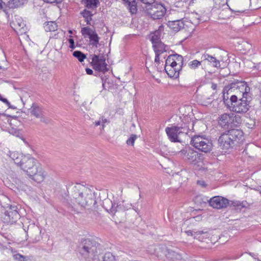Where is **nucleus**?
I'll list each match as a JSON object with an SVG mask.
<instances>
[{
	"label": "nucleus",
	"mask_w": 261,
	"mask_h": 261,
	"mask_svg": "<svg viewBox=\"0 0 261 261\" xmlns=\"http://www.w3.org/2000/svg\"><path fill=\"white\" fill-rule=\"evenodd\" d=\"M67 190L71 200H74L81 207L95 210L97 207L95 192L80 184H69Z\"/></svg>",
	"instance_id": "f257e3e1"
},
{
	"label": "nucleus",
	"mask_w": 261,
	"mask_h": 261,
	"mask_svg": "<svg viewBox=\"0 0 261 261\" xmlns=\"http://www.w3.org/2000/svg\"><path fill=\"white\" fill-rule=\"evenodd\" d=\"M19 165L30 177L38 183L43 181L45 174L38 161L31 155H24Z\"/></svg>",
	"instance_id": "f03ea898"
},
{
	"label": "nucleus",
	"mask_w": 261,
	"mask_h": 261,
	"mask_svg": "<svg viewBox=\"0 0 261 261\" xmlns=\"http://www.w3.org/2000/svg\"><path fill=\"white\" fill-rule=\"evenodd\" d=\"M243 137V132L238 129H231L221 134L218 139L220 147L224 150L232 149Z\"/></svg>",
	"instance_id": "7ed1b4c3"
},
{
	"label": "nucleus",
	"mask_w": 261,
	"mask_h": 261,
	"mask_svg": "<svg viewBox=\"0 0 261 261\" xmlns=\"http://www.w3.org/2000/svg\"><path fill=\"white\" fill-rule=\"evenodd\" d=\"M183 65L182 56L176 54H173L167 58L164 69L169 77L176 79L179 76Z\"/></svg>",
	"instance_id": "20e7f679"
},
{
	"label": "nucleus",
	"mask_w": 261,
	"mask_h": 261,
	"mask_svg": "<svg viewBox=\"0 0 261 261\" xmlns=\"http://www.w3.org/2000/svg\"><path fill=\"white\" fill-rule=\"evenodd\" d=\"M99 246V244L95 241L85 239L79 244L78 251L85 260H95Z\"/></svg>",
	"instance_id": "39448f33"
},
{
	"label": "nucleus",
	"mask_w": 261,
	"mask_h": 261,
	"mask_svg": "<svg viewBox=\"0 0 261 261\" xmlns=\"http://www.w3.org/2000/svg\"><path fill=\"white\" fill-rule=\"evenodd\" d=\"M250 97L239 98L237 96L232 95L230 96V108L229 109L234 112L239 114L246 113L250 109Z\"/></svg>",
	"instance_id": "423d86ee"
},
{
	"label": "nucleus",
	"mask_w": 261,
	"mask_h": 261,
	"mask_svg": "<svg viewBox=\"0 0 261 261\" xmlns=\"http://www.w3.org/2000/svg\"><path fill=\"white\" fill-rule=\"evenodd\" d=\"M191 144L196 149L204 152H210L212 148V142L203 136H194L191 139Z\"/></svg>",
	"instance_id": "0eeeda50"
},
{
	"label": "nucleus",
	"mask_w": 261,
	"mask_h": 261,
	"mask_svg": "<svg viewBox=\"0 0 261 261\" xmlns=\"http://www.w3.org/2000/svg\"><path fill=\"white\" fill-rule=\"evenodd\" d=\"M165 131L169 140L172 142H179L178 135L180 134H187L189 132V128L184 124V126H172L166 128Z\"/></svg>",
	"instance_id": "6e6552de"
},
{
	"label": "nucleus",
	"mask_w": 261,
	"mask_h": 261,
	"mask_svg": "<svg viewBox=\"0 0 261 261\" xmlns=\"http://www.w3.org/2000/svg\"><path fill=\"white\" fill-rule=\"evenodd\" d=\"M144 11L150 16H164L167 10L163 5L155 3L154 1L149 5H146Z\"/></svg>",
	"instance_id": "1a4fd4ad"
},
{
	"label": "nucleus",
	"mask_w": 261,
	"mask_h": 261,
	"mask_svg": "<svg viewBox=\"0 0 261 261\" xmlns=\"http://www.w3.org/2000/svg\"><path fill=\"white\" fill-rule=\"evenodd\" d=\"M180 154L184 160L190 163L196 164L201 160V154L190 147L181 150Z\"/></svg>",
	"instance_id": "9d476101"
},
{
	"label": "nucleus",
	"mask_w": 261,
	"mask_h": 261,
	"mask_svg": "<svg viewBox=\"0 0 261 261\" xmlns=\"http://www.w3.org/2000/svg\"><path fill=\"white\" fill-rule=\"evenodd\" d=\"M20 218L17 206L15 205H8L4 213V219L8 223L13 224Z\"/></svg>",
	"instance_id": "9b49d317"
},
{
	"label": "nucleus",
	"mask_w": 261,
	"mask_h": 261,
	"mask_svg": "<svg viewBox=\"0 0 261 261\" xmlns=\"http://www.w3.org/2000/svg\"><path fill=\"white\" fill-rule=\"evenodd\" d=\"M91 56L92 61L90 64L95 70L103 73L108 71L106 59L102 55L94 54Z\"/></svg>",
	"instance_id": "f8f14e48"
},
{
	"label": "nucleus",
	"mask_w": 261,
	"mask_h": 261,
	"mask_svg": "<svg viewBox=\"0 0 261 261\" xmlns=\"http://www.w3.org/2000/svg\"><path fill=\"white\" fill-rule=\"evenodd\" d=\"M230 89H236L238 90L240 93H242V97L247 98L250 96V88L248 86L246 82L244 81H239L238 80L234 81L230 84Z\"/></svg>",
	"instance_id": "ddd939ff"
},
{
	"label": "nucleus",
	"mask_w": 261,
	"mask_h": 261,
	"mask_svg": "<svg viewBox=\"0 0 261 261\" xmlns=\"http://www.w3.org/2000/svg\"><path fill=\"white\" fill-rule=\"evenodd\" d=\"M211 206L216 209H222L227 207L229 200L222 196H215L208 201Z\"/></svg>",
	"instance_id": "4468645a"
},
{
	"label": "nucleus",
	"mask_w": 261,
	"mask_h": 261,
	"mask_svg": "<svg viewBox=\"0 0 261 261\" xmlns=\"http://www.w3.org/2000/svg\"><path fill=\"white\" fill-rule=\"evenodd\" d=\"M82 34L86 38L88 36L91 44L93 46L97 47V45L99 43V37L95 31L91 29L89 27H85L82 29Z\"/></svg>",
	"instance_id": "2eb2a0df"
},
{
	"label": "nucleus",
	"mask_w": 261,
	"mask_h": 261,
	"mask_svg": "<svg viewBox=\"0 0 261 261\" xmlns=\"http://www.w3.org/2000/svg\"><path fill=\"white\" fill-rule=\"evenodd\" d=\"M11 27L18 33L22 34L26 33L27 28L22 17H15L10 22Z\"/></svg>",
	"instance_id": "dca6fc26"
},
{
	"label": "nucleus",
	"mask_w": 261,
	"mask_h": 261,
	"mask_svg": "<svg viewBox=\"0 0 261 261\" xmlns=\"http://www.w3.org/2000/svg\"><path fill=\"white\" fill-rule=\"evenodd\" d=\"M233 121L234 117L229 114H223L218 118L219 125L224 128L231 127Z\"/></svg>",
	"instance_id": "f3484780"
},
{
	"label": "nucleus",
	"mask_w": 261,
	"mask_h": 261,
	"mask_svg": "<svg viewBox=\"0 0 261 261\" xmlns=\"http://www.w3.org/2000/svg\"><path fill=\"white\" fill-rule=\"evenodd\" d=\"M27 2V0H10L8 3L7 6H5L4 12L6 15L9 16L10 15H12L11 13L12 9L19 7Z\"/></svg>",
	"instance_id": "a211bd4d"
},
{
	"label": "nucleus",
	"mask_w": 261,
	"mask_h": 261,
	"mask_svg": "<svg viewBox=\"0 0 261 261\" xmlns=\"http://www.w3.org/2000/svg\"><path fill=\"white\" fill-rule=\"evenodd\" d=\"M201 59L203 61H207L210 65L217 68H221L220 62L216 58L213 57L207 53H204L202 55Z\"/></svg>",
	"instance_id": "6ab92c4d"
},
{
	"label": "nucleus",
	"mask_w": 261,
	"mask_h": 261,
	"mask_svg": "<svg viewBox=\"0 0 261 261\" xmlns=\"http://www.w3.org/2000/svg\"><path fill=\"white\" fill-rule=\"evenodd\" d=\"M8 122L10 125L11 126V128L9 129V133L13 135H16L18 133V129L15 127L18 126L20 124V122L17 119L16 116L12 117L11 119H8Z\"/></svg>",
	"instance_id": "aec40b11"
},
{
	"label": "nucleus",
	"mask_w": 261,
	"mask_h": 261,
	"mask_svg": "<svg viewBox=\"0 0 261 261\" xmlns=\"http://www.w3.org/2000/svg\"><path fill=\"white\" fill-rule=\"evenodd\" d=\"M168 25L174 31H178L180 29L183 28L184 24L182 19L169 20Z\"/></svg>",
	"instance_id": "412c9836"
},
{
	"label": "nucleus",
	"mask_w": 261,
	"mask_h": 261,
	"mask_svg": "<svg viewBox=\"0 0 261 261\" xmlns=\"http://www.w3.org/2000/svg\"><path fill=\"white\" fill-rule=\"evenodd\" d=\"M131 28H136L139 30H141L146 27L147 23H144L141 19V17H132Z\"/></svg>",
	"instance_id": "4be33fe9"
},
{
	"label": "nucleus",
	"mask_w": 261,
	"mask_h": 261,
	"mask_svg": "<svg viewBox=\"0 0 261 261\" xmlns=\"http://www.w3.org/2000/svg\"><path fill=\"white\" fill-rule=\"evenodd\" d=\"M132 14H135L137 12V3L136 0H122Z\"/></svg>",
	"instance_id": "5701e85b"
},
{
	"label": "nucleus",
	"mask_w": 261,
	"mask_h": 261,
	"mask_svg": "<svg viewBox=\"0 0 261 261\" xmlns=\"http://www.w3.org/2000/svg\"><path fill=\"white\" fill-rule=\"evenodd\" d=\"M103 207L109 212L114 213L117 211L116 210L117 205L116 206V204L109 199H105L103 201Z\"/></svg>",
	"instance_id": "b1692460"
},
{
	"label": "nucleus",
	"mask_w": 261,
	"mask_h": 261,
	"mask_svg": "<svg viewBox=\"0 0 261 261\" xmlns=\"http://www.w3.org/2000/svg\"><path fill=\"white\" fill-rule=\"evenodd\" d=\"M30 112L32 115L35 116L36 118L41 117L43 114L42 108L37 104L33 103L30 109Z\"/></svg>",
	"instance_id": "393cba45"
},
{
	"label": "nucleus",
	"mask_w": 261,
	"mask_h": 261,
	"mask_svg": "<svg viewBox=\"0 0 261 261\" xmlns=\"http://www.w3.org/2000/svg\"><path fill=\"white\" fill-rule=\"evenodd\" d=\"M58 27L55 21H47L44 23V28L46 32H54L57 30Z\"/></svg>",
	"instance_id": "a878e982"
},
{
	"label": "nucleus",
	"mask_w": 261,
	"mask_h": 261,
	"mask_svg": "<svg viewBox=\"0 0 261 261\" xmlns=\"http://www.w3.org/2000/svg\"><path fill=\"white\" fill-rule=\"evenodd\" d=\"M152 46L154 52L160 54H162L167 50V46L162 42L155 44Z\"/></svg>",
	"instance_id": "bb28decb"
},
{
	"label": "nucleus",
	"mask_w": 261,
	"mask_h": 261,
	"mask_svg": "<svg viewBox=\"0 0 261 261\" xmlns=\"http://www.w3.org/2000/svg\"><path fill=\"white\" fill-rule=\"evenodd\" d=\"M22 154L19 153L18 152H10L9 156L10 158L14 161V163L18 166L19 165L21 160L23 156Z\"/></svg>",
	"instance_id": "cd10ccee"
},
{
	"label": "nucleus",
	"mask_w": 261,
	"mask_h": 261,
	"mask_svg": "<svg viewBox=\"0 0 261 261\" xmlns=\"http://www.w3.org/2000/svg\"><path fill=\"white\" fill-rule=\"evenodd\" d=\"M229 93L227 87H224L223 90V101L225 105L228 108H230V98L229 99Z\"/></svg>",
	"instance_id": "c85d7f7f"
},
{
	"label": "nucleus",
	"mask_w": 261,
	"mask_h": 261,
	"mask_svg": "<svg viewBox=\"0 0 261 261\" xmlns=\"http://www.w3.org/2000/svg\"><path fill=\"white\" fill-rule=\"evenodd\" d=\"M161 34L159 31H155L153 33H152L150 41L152 44V45H155V44H157L161 41Z\"/></svg>",
	"instance_id": "c756f323"
},
{
	"label": "nucleus",
	"mask_w": 261,
	"mask_h": 261,
	"mask_svg": "<svg viewBox=\"0 0 261 261\" xmlns=\"http://www.w3.org/2000/svg\"><path fill=\"white\" fill-rule=\"evenodd\" d=\"M73 56L77 58L79 62H82L86 58V55L81 51L76 50L73 53Z\"/></svg>",
	"instance_id": "7c9ffc66"
},
{
	"label": "nucleus",
	"mask_w": 261,
	"mask_h": 261,
	"mask_svg": "<svg viewBox=\"0 0 261 261\" xmlns=\"http://www.w3.org/2000/svg\"><path fill=\"white\" fill-rule=\"evenodd\" d=\"M97 261H115V256L111 252H107Z\"/></svg>",
	"instance_id": "2f4dec72"
},
{
	"label": "nucleus",
	"mask_w": 261,
	"mask_h": 261,
	"mask_svg": "<svg viewBox=\"0 0 261 261\" xmlns=\"http://www.w3.org/2000/svg\"><path fill=\"white\" fill-rule=\"evenodd\" d=\"M188 65L191 69H195L201 65V62L197 60H194L190 62Z\"/></svg>",
	"instance_id": "473e14b6"
},
{
	"label": "nucleus",
	"mask_w": 261,
	"mask_h": 261,
	"mask_svg": "<svg viewBox=\"0 0 261 261\" xmlns=\"http://www.w3.org/2000/svg\"><path fill=\"white\" fill-rule=\"evenodd\" d=\"M137 138V136L135 134L131 135L130 137L127 140L126 144L128 145L134 146L135 140Z\"/></svg>",
	"instance_id": "72a5a7b5"
},
{
	"label": "nucleus",
	"mask_w": 261,
	"mask_h": 261,
	"mask_svg": "<svg viewBox=\"0 0 261 261\" xmlns=\"http://www.w3.org/2000/svg\"><path fill=\"white\" fill-rule=\"evenodd\" d=\"M13 257L14 260L16 261H25V256L19 254V253H16L15 254H14L13 255Z\"/></svg>",
	"instance_id": "f704fd0d"
},
{
	"label": "nucleus",
	"mask_w": 261,
	"mask_h": 261,
	"mask_svg": "<svg viewBox=\"0 0 261 261\" xmlns=\"http://www.w3.org/2000/svg\"><path fill=\"white\" fill-rule=\"evenodd\" d=\"M211 14L214 15H224L223 10H222L221 9L216 8H213L212 10Z\"/></svg>",
	"instance_id": "c9c22d12"
},
{
	"label": "nucleus",
	"mask_w": 261,
	"mask_h": 261,
	"mask_svg": "<svg viewBox=\"0 0 261 261\" xmlns=\"http://www.w3.org/2000/svg\"><path fill=\"white\" fill-rule=\"evenodd\" d=\"M81 14L83 15V16H92L94 13H93L92 11L85 10L83 12H81Z\"/></svg>",
	"instance_id": "e433bc0d"
},
{
	"label": "nucleus",
	"mask_w": 261,
	"mask_h": 261,
	"mask_svg": "<svg viewBox=\"0 0 261 261\" xmlns=\"http://www.w3.org/2000/svg\"><path fill=\"white\" fill-rule=\"evenodd\" d=\"M143 3V6H142L143 11L145 9L146 5H149V4H151L154 2V0H140Z\"/></svg>",
	"instance_id": "4c0bfd02"
},
{
	"label": "nucleus",
	"mask_w": 261,
	"mask_h": 261,
	"mask_svg": "<svg viewBox=\"0 0 261 261\" xmlns=\"http://www.w3.org/2000/svg\"><path fill=\"white\" fill-rule=\"evenodd\" d=\"M100 119L101 122L102 128L103 129L105 127V124L106 123H109L110 121L107 119L105 118L103 116L101 117Z\"/></svg>",
	"instance_id": "58836bf2"
},
{
	"label": "nucleus",
	"mask_w": 261,
	"mask_h": 261,
	"mask_svg": "<svg viewBox=\"0 0 261 261\" xmlns=\"http://www.w3.org/2000/svg\"><path fill=\"white\" fill-rule=\"evenodd\" d=\"M38 118L40 119L41 122L47 124L49 122V120L46 117H45L43 115V114L41 115V117H39Z\"/></svg>",
	"instance_id": "ea45409f"
},
{
	"label": "nucleus",
	"mask_w": 261,
	"mask_h": 261,
	"mask_svg": "<svg viewBox=\"0 0 261 261\" xmlns=\"http://www.w3.org/2000/svg\"><path fill=\"white\" fill-rule=\"evenodd\" d=\"M70 37H71V36H70ZM68 42L69 43V47L71 49H74L75 48L74 40L70 38L68 39Z\"/></svg>",
	"instance_id": "a19ab883"
},
{
	"label": "nucleus",
	"mask_w": 261,
	"mask_h": 261,
	"mask_svg": "<svg viewBox=\"0 0 261 261\" xmlns=\"http://www.w3.org/2000/svg\"><path fill=\"white\" fill-rule=\"evenodd\" d=\"M240 204L241 205V209L244 207H247L249 206L248 202L246 201H240Z\"/></svg>",
	"instance_id": "79ce46f5"
},
{
	"label": "nucleus",
	"mask_w": 261,
	"mask_h": 261,
	"mask_svg": "<svg viewBox=\"0 0 261 261\" xmlns=\"http://www.w3.org/2000/svg\"><path fill=\"white\" fill-rule=\"evenodd\" d=\"M155 59H154V62L156 64H159V63H160V55L161 54L157 53H155Z\"/></svg>",
	"instance_id": "37998d69"
},
{
	"label": "nucleus",
	"mask_w": 261,
	"mask_h": 261,
	"mask_svg": "<svg viewBox=\"0 0 261 261\" xmlns=\"http://www.w3.org/2000/svg\"><path fill=\"white\" fill-rule=\"evenodd\" d=\"M232 204L237 208L241 209V205L240 204V201H233L232 202Z\"/></svg>",
	"instance_id": "c03bdc74"
},
{
	"label": "nucleus",
	"mask_w": 261,
	"mask_h": 261,
	"mask_svg": "<svg viewBox=\"0 0 261 261\" xmlns=\"http://www.w3.org/2000/svg\"><path fill=\"white\" fill-rule=\"evenodd\" d=\"M1 101H3V102L5 103L9 108H12V107L10 106V103L9 102V101L5 98H2L1 99Z\"/></svg>",
	"instance_id": "a18cd8bd"
},
{
	"label": "nucleus",
	"mask_w": 261,
	"mask_h": 261,
	"mask_svg": "<svg viewBox=\"0 0 261 261\" xmlns=\"http://www.w3.org/2000/svg\"><path fill=\"white\" fill-rule=\"evenodd\" d=\"M5 6V4L3 2L2 0H0V11H3L4 12Z\"/></svg>",
	"instance_id": "49530a36"
},
{
	"label": "nucleus",
	"mask_w": 261,
	"mask_h": 261,
	"mask_svg": "<svg viewBox=\"0 0 261 261\" xmlns=\"http://www.w3.org/2000/svg\"><path fill=\"white\" fill-rule=\"evenodd\" d=\"M66 205L68 208L71 209L72 211H73L74 212L75 211L72 204L69 203L68 202H66Z\"/></svg>",
	"instance_id": "de8ad7c7"
},
{
	"label": "nucleus",
	"mask_w": 261,
	"mask_h": 261,
	"mask_svg": "<svg viewBox=\"0 0 261 261\" xmlns=\"http://www.w3.org/2000/svg\"><path fill=\"white\" fill-rule=\"evenodd\" d=\"M206 232H204L203 231H197L195 232L194 238H196L198 235H200V234H204V233H205Z\"/></svg>",
	"instance_id": "09e8293b"
},
{
	"label": "nucleus",
	"mask_w": 261,
	"mask_h": 261,
	"mask_svg": "<svg viewBox=\"0 0 261 261\" xmlns=\"http://www.w3.org/2000/svg\"><path fill=\"white\" fill-rule=\"evenodd\" d=\"M85 70H86V73L88 75H92L93 73V70L89 68H86Z\"/></svg>",
	"instance_id": "8fccbe9b"
},
{
	"label": "nucleus",
	"mask_w": 261,
	"mask_h": 261,
	"mask_svg": "<svg viewBox=\"0 0 261 261\" xmlns=\"http://www.w3.org/2000/svg\"><path fill=\"white\" fill-rule=\"evenodd\" d=\"M94 124L95 126H97L98 125H101V122L100 119H99V120L95 121L94 122Z\"/></svg>",
	"instance_id": "3c124183"
},
{
	"label": "nucleus",
	"mask_w": 261,
	"mask_h": 261,
	"mask_svg": "<svg viewBox=\"0 0 261 261\" xmlns=\"http://www.w3.org/2000/svg\"><path fill=\"white\" fill-rule=\"evenodd\" d=\"M237 13H236V15H241V14H247V12H246L245 11H236Z\"/></svg>",
	"instance_id": "603ef678"
},
{
	"label": "nucleus",
	"mask_w": 261,
	"mask_h": 261,
	"mask_svg": "<svg viewBox=\"0 0 261 261\" xmlns=\"http://www.w3.org/2000/svg\"><path fill=\"white\" fill-rule=\"evenodd\" d=\"M197 184L201 185L203 187H205L206 186V184H205L204 181L202 180H198L197 181Z\"/></svg>",
	"instance_id": "864d4df0"
},
{
	"label": "nucleus",
	"mask_w": 261,
	"mask_h": 261,
	"mask_svg": "<svg viewBox=\"0 0 261 261\" xmlns=\"http://www.w3.org/2000/svg\"><path fill=\"white\" fill-rule=\"evenodd\" d=\"M185 232L187 234L188 236H192L194 235L193 231L191 230L186 231Z\"/></svg>",
	"instance_id": "5fc2aeb1"
},
{
	"label": "nucleus",
	"mask_w": 261,
	"mask_h": 261,
	"mask_svg": "<svg viewBox=\"0 0 261 261\" xmlns=\"http://www.w3.org/2000/svg\"><path fill=\"white\" fill-rule=\"evenodd\" d=\"M211 87H212V89L214 90L217 89V85L216 84L213 83V84H212Z\"/></svg>",
	"instance_id": "6e6d98bb"
},
{
	"label": "nucleus",
	"mask_w": 261,
	"mask_h": 261,
	"mask_svg": "<svg viewBox=\"0 0 261 261\" xmlns=\"http://www.w3.org/2000/svg\"><path fill=\"white\" fill-rule=\"evenodd\" d=\"M85 18H86V20L87 22V23L90 24V23L89 22H90V21H91L92 20V17H85Z\"/></svg>",
	"instance_id": "4d7b16f0"
},
{
	"label": "nucleus",
	"mask_w": 261,
	"mask_h": 261,
	"mask_svg": "<svg viewBox=\"0 0 261 261\" xmlns=\"http://www.w3.org/2000/svg\"><path fill=\"white\" fill-rule=\"evenodd\" d=\"M101 81L102 83V87L103 89H105V82H104V78L101 77Z\"/></svg>",
	"instance_id": "13d9d810"
},
{
	"label": "nucleus",
	"mask_w": 261,
	"mask_h": 261,
	"mask_svg": "<svg viewBox=\"0 0 261 261\" xmlns=\"http://www.w3.org/2000/svg\"><path fill=\"white\" fill-rule=\"evenodd\" d=\"M1 115H3V116H7L6 114H5V113H1L0 112V116H1Z\"/></svg>",
	"instance_id": "bf43d9fd"
},
{
	"label": "nucleus",
	"mask_w": 261,
	"mask_h": 261,
	"mask_svg": "<svg viewBox=\"0 0 261 261\" xmlns=\"http://www.w3.org/2000/svg\"><path fill=\"white\" fill-rule=\"evenodd\" d=\"M68 33H69V34H72L73 33V31H72V30H69V31H68Z\"/></svg>",
	"instance_id": "052dcab7"
},
{
	"label": "nucleus",
	"mask_w": 261,
	"mask_h": 261,
	"mask_svg": "<svg viewBox=\"0 0 261 261\" xmlns=\"http://www.w3.org/2000/svg\"><path fill=\"white\" fill-rule=\"evenodd\" d=\"M152 18H153V20H154L155 19H159V18H160V17H158L156 18H155V17H152Z\"/></svg>",
	"instance_id": "680f3d73"
},
{
	"label": "nucleus",
	"mask_w": 261,
	"mask_h": 261,
	"mask_svg": "<svg viewBox=\"0 0 261 261\" xmlns=\"http://www.w3.org/2000/svg\"><path fill=\"white\" fill-rule=\"evenodd\" d=\"M134 210H135V211L136 212H137V211H138V208L134 209Z\"/></svg>",
	"instance_id": "e2e57ef3"
},
{
	"label": "nucleus",
	"mask_w": 261,
	"mask_h": 261,
	"mask_svg": "<svg viewBox=\"0 0 261 261\" xmlns=\"http://www.w3.org/2000/svg\"><path fill=\"white\" fill-rule=\"evenodd\" d=\"M257 261H261L259 258H257Z\"/></svg>",
	"instance_id": "0e129e2a"
}]
</instances>
